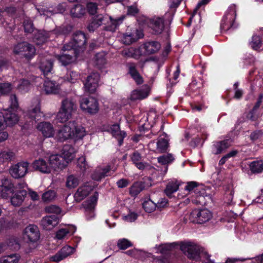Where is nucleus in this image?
<instances>
[{"label":"nucleus","instance_id":"f257e3e1","mask_svg":"<svg viewBox=\"0 0 263 263\" xmlns=\"http://www.w3.org/2000/svg\"><path fill=\"white\" fill-rule=\"evenodd\" d=\"M13 89L12 85L9 82L0 83V96L9 93ZM10 107L0 111V130L6 126H12L18 121V118L14 112L18 106L17 98L15 95H11L10 99Z\"/></svg>","mask_w":263,"mask_h":263},{"label":"nucleus","instance_id":"f03ea898","mask_svg":"<svg viewBox=\"0 0 263 263\" xmlns=\"http://www.w3.org/2000/svg\"><path fill=\"white\" fill-rule=\"evenodd\" d=\"M182 0H168L170 9L163 17L154 16L149 22V27L156 34L161 33L165 26L170 25L173 18L176 9Z\"/></svg>","mask_w":263,"mask_h":263},{"label":"nucleus","instance_id":"7ed1b4c3","mask_svg":"<svg viewBox=\"0 0 263 263\" xmlns=\"http://www.w3.org/2000/svg\"><path fill=\"white\" fill-rule=\"evenodd\" d=\"M86 135L85 128L74 121L69 122L63 126L57 132L56 138L58 141H64L68 139L78 141Z\"/></svg>","mask_w":263,"mask_h":263},{"label":"nucleus","instance_id":"20e7f679","mask_svg":"<svg viewBox=\"0 0 263 263\" xmlns=\"http://www.w3.org/2000/svg\"><path fill=\"white\" fill-rule=\"evenodd\" d=\"M124 18V16L115 19H112L111 17H109V20L108 22L107 17H104L102 14H98L92 17L90 22L87 26V28L89 31L93 32L102 24H105L107 22L109 24L105 27V29L109 31L114 32L122 23Z\"/></svg>","mask_w":263,"mask_h":263},{"label":"nucleus","instance_id":"39448f33","mask_svg":"<svg viewBox=\"0 0 263 263\" xmlns=\"http://www.w3.org/2000/svg\"><path fill=\"white\" fill-rule=\"evenodd\" d=\"M86 43L85 34L81 32H78L74 35L71 41L64 45L63 50L70 51L75 54L76 56H78L81 51H83L85 49Z\"/></svg>","mask_w":263,"mask_h":263},{"label":"nucleus","instance_id":"423d86ee","mask_svg":"<svg viewBox=\"0 0 263 263\" xmlns=\"http://www.w3.org/2000/svg\"><path fill=\"white\" fill-rule=\"evenodd\" d=\"M77 106L71 99H65L61 103V106L56 116L57 120L60 123H64L71 118L72 113L76 110Z\"/></svg>","mask_w":263,"mask_h":263},{"label":"nucleus","instance_id":"0eeeda50","mask_svg":"<svg viewBox=\"0 0 263 263\" xmlns=\"http://www.w3.org/2000/svg\"><path fill=\"white\" fill-rule=\"evenodd\" d=\"M27 184L24 181L16 184V189L9 198L13 206L18 207L23 204L27 195V192L25 190Z\"/></svg>","mask_w":263,"mask_h":263},{"label":"nucleus","instance_id":"6e6552de","mask_svg":"<svg viewBox=\"0 0 263 263\" xmlns=\"http://www.w3.org/2000/svg\"><path fill=\"white\" fill-rule=\"evenodd\" d=\"M236 16V8L235 5H231L226 12L221 23L222 29L227 31L235 28V20Z\"/></svg>","mask_w":263,"mask_h":263},{"label":"nucleus","instance_id":"1a4fd4ad","mask_svg":"<svg viewBox=\"0 0 263 263\" xmlns=\"http://www.w3.org/2000/svg\"><path fill=\"white\" fill-rule=\"evenodd\" d=\"M212 217V213L207 209H195L190 214L189 220L196 223H203Z\"/></svg>","mask_w":263,"mask_h":263},{"label":"nucleus","instance_id":"9d476101","mask_svg":"<svg viewBox=\"0 0 263 263\" xmlns=\"http://www.w3.org/2000/svg\"><path fill=\"white\" fill-rule=\"evenodd\" d=\"M81 109L89 114H96L99 109V103L96 99L93 97L83 98L80 101Z\"/></svg>","mask_w":263,"mask_h":263},{"label":"nucleus","instance_id":"9b49d317","mask_svg":"<svg viewBox=\"0 0 263 263\" xmlns=\"http://www.w3.org/2000/svg\"><path fill=\"white\" fill-rule=\"evenodd\" d=\"M16 189L13 180L8 178L0 180V197L3 199H8Z\"/></svg>","mask_w":263,"mask_h":263},{"label":"nucleus","instance_id":"f8f14e48","mask_svg":"<svg viewBox=\"0 0 263 263\" xmlns=\"http://www.w3.org/2000/svg\"><path fill=\"white\" fill-rule=\"evenodd\" d=\"M14 53L30 59L34 56L35 53V48L27 42L17 44L14 47Z\"/></svg>","mask_w":263,"mask_h":263},{"label":"nucleus","instance_id":"ddd939ff","mask_svg":"<svg viewBox=\"0 0 263 263\" xmlns=\"http://www.w3.org/2000/svg\"><path fill=\"white\" fill-rule=\"evenodd\" d=\"M98 199V194L95 193L90 198L86 200L83 203L85 209V215L87 220H90L95 216V208Z\"/></svg>","mask_w":263,"mask_h":263},{"label":"nucleus","instance_id":"4468645a","mask_svg":"<svg viewBox=\"0 0 263 263\" xmlns=\"http://www.w3.org/2000/svg\"><path fill=\"white\" fill-rule=\"evenodd\" d=\"M53 60L50 55L40 57L39 67L43 74L48 76L53 72Z\"/></svg>","mask_w":263,"mask_h":263},{"label":"nucleus","instance_id":"2eb2a0df","mask_svg":"<svg viewBox=\"0 0 263 263\" xmlns=\"http://www.w3.org/2000/svg\"><path fill=\"white\" fill-rule=\"evenodd\" d=\"M28 163L26 162H20L13 165L10 168V174L14 178H19L24 177L27 172Z\"/></svg>","mask_w":263,"mask_h":263},{"label":"nucleus","instance_id":"dca6fc26","mask_svg":"<svg viewBox=\"0 0 263 263\" xmlns=\"http://www.w3.org/2000/svg\"><path fill=\"white\" fill-rule=\"evenodd\" d=\"M23 235L24 239H27L28 242H36L40 238L39 229L35 225L30 224L25 229Z\"/></svg>","mask_w":263,"mask_h":263},{"label":"nucleus","instance_id":"f3484780","mask_svg":"<svg viewBox=\"0 0 263 263\" xmlns=\"http://www.w3.org/2000/svg\"><path fill=\"white\" fill-rule=\"evenodd\" d=\"M100 75L97 72L90 74L84 83L85 91L90 93L95 92L98 86Z\"/></svg>","mask_w":263,"mask_h":263},{"label":"nucleus","instance_id":"a211bd4d","mask_svg":"<svg viewBox=\"0 0 263 263\" xmlns=\"http://www.w3.org/2000/svg\"><path fill=\"white\" fill-rule=\"evenodd\" d=\"M117 167L111 165H107L102 167H98L92 175V178L95 180L99 181L102 178L108 175L110 171L115 172Z\"/></svg>","mask_w":263,"mask_h":263},{"label":"nucleus","instance_id":"6ab92c4d","mask_svg":"<svg viewBox=\"0 0 263 263\" xmlns=\"http://www.w3.org/2000/svg\"><path fill=\"white\" fill-rule=\"evenodd\" d=\"M49 161L51 169L53 168L54 170L57 169L62 170L68 164L64 158L59 154L51 155L49 157Z\"/></svg>","mask_w":263,"mask_h":263},{"label":"nucleus","instance_id":"aec40b11","mask_svg":"<svg viewBox=\"0 0 263 263\" xmlns=\"http://www.w3.org/2000/svg\"><path fill=\"white\" fill-rule=\"evenodd\" d=\"M28 116L31 120L36 122L44 116L43 112L41 111L40 101L36 99L34 102V105L32 106L28 112Z\"/></svg>","mask_w":263,"mask_h":263},{"label":"nucleus","instance_id":"412c9836","mask_svg":"<svg viewBox=\"0 0 263 263\" xmlns=\"http://www.w3.org/2000/svg\"><path fill=\"white\" fill-rule=\"evenodd\" d=\"M75 250L74 248L68 246L63 247L54 255L51 257L50 260L55 262H59L69 255L72 254Z\"/></svg>","mask_w":263,"mask_h":263},{"label":"nucleus","instance_id":"4be33fe9","mask_svg":"<svg viewBox=\"0 0 263 263\" xmlns=\"http://www.w3.org/2000/svg\"><path fill=\"white\" fill-rule=\"evenodd\" d=\"M92 190V186L88 183L80 186L74 193V199L78 202L82 201L90 194Z\"/></svg>","mask_w":263,"mask_h":263},{"label":"nucleus","instance_id":"5701e85b","mask_svg":"<svg viewBox=\"0 0 263 263\" xmlns=\"http://www.w3.org/2000/svg\"><path fill=\"white\" fill-rule=\"evenodd\" d=\"M36 128L46 138H50L54 136V127L52 124L48 122H40L36 126Z\"/></svg>","mask_w":263,"mask_h":263},{"label":"nucleus","instance_id":"b1692460","mask_svg":"<svg viewBox=\"0 0 263 263\" xmlns=\"http://www.w3.org/2000/svg\"><path fill=\"white\" fill-rule=\"evenodd\" d=\"M143 36L142 31L140 29H136L132 32L126 33L122 37V41L125 44H130L139 39Z\"/></svg>","mask_w":263,"mask_h":263},{"label":"nucleus","instance_id":"393cba45","mask_svg":"<svg viewBox=\"0 0 263 263\" xmlns=\"http://www.w3.org/2000/svg\"><path fill=\"white\" fill-rule=\"evenodd\" d=\"M32 167L36 171L42 173L49 174L51 172V167L43 159L40 158L33 161L32 164Z\"/></svg>","mask_w":263,"mask_h":263},{"label":"nucleus","instance_id":"a878e982","mask_svg":"<svg viewBox=\"0 0 263 263\" xmlns=\"http://www.w3.org/2000/svg\"><path fill=\"white\" fill-rule=\"evenodd\" d=\"M59 223L58 216L51 215L44 217L41 221V225L44 229L51 230Z\"/></svg>","mask_w":263,"mask_h":263},{"label":"nucleus","instance_id":"bb28decb","mask_svg":"<svg viewBox=\"0 0 263 263\" xmlns=\"http://www.w3.org/2000/svg\"><path fill=\"white\" fill-rule=\"evenodd\" d=\"M60 86L55 81L45 80L43 87V91L46 94H57L59 93Z\"/></svg>","mask_w":263,"mask_h":263},{"label":"nucleus","instance_id":"cd10ccee","mask_svg":"<svg viewBox=\"0 0 263 263\" xmlns=\"http://www.w3.org/2000/svg\"><path fill=\"white\" fill-rule=\"evenodd\" d=\"M161 47V45L158 42H147L142 45V48L144 50L145 54H151L157 52Z\"/></svg>","mask_w":263,"mask_h":263},{"label":"nucleus","instance_id":"c85d7f7f","mask_svg":"<svg viewBox=\"0 0 263 263\" xmlns=\"http://www.w3.org/2000/svg\"><path fill=\"white\" fill-rule=\"evenodd\" d=\"M57 31L47 32L45 31H38L37 33L35 34L34 41L37 45H40L45 43L51 36L55 34Z\"/></svg>","mask_w":263,"mask_h":263},{"label":"nucleus","instance_id":"c756f323","mask_svg":"<svg viewBox=\"0 0 263 263\" xmlns=\"http://www.w3.org/2000/svg\"><path fill=\"white\" fill-rule=\"evenodd\" d=\"M77 152V150L71 145H65L63 147L62 156L68 163L73 159Z\"/></svg>","mask_w":263,"mask_h":263},{"label":"nucleus","instance_id":"7c9ffc66","mask_svg":"<svg viewBox=\"0 0 263 263\" xmlns=\"http://www.w3.org/2000/svg\"><path fill=\"white\" fill-rule=\"evenodd\" d=\"M143 49L142 48V45L137 48L134 47H130L123 51V54L124 56L129 58H133L138 59L144 53Z\"/></svg>","mask_w":263,"mask_h":263},{"label":"nucleus","instance_id":"2f4dec72","mask_svg":"<svg viewBox=\"0 0 263 263\" xmlns=\"http://www.w3.org/2000/svg\"><path fill=\"white\" fill-rule=\"evenodd\" d=\"M149 93V88L145 87L144 88L133 90L130 95V99L134 101L144 99L148 97Z\"/></svg>","mask_w":263,"mask_h":263},{"label":"nucleus","instance_id":"473e14b6","mask_svg":"<svg viewBox=\"0 0 263 263\" xmlns=\"http://www.w3.org/2000/svg\"><path fill=\"white\" fill-rule=\"evenodd\" d=\"M231 145V141L227 139L216 142L213 145V152L215 154H219L223 152Z\"/></svg>","mask_w":263,"mask_h":263},{"label":"nucleus","instance_id":"72a5a7b5","mask_svg":"<svg viewBox=\"0 0 263 263\" xmlns=\"http://www.w3.org/2000/svg\"><path fill=\"white\" fill-rule=\"evenodd\" d=\"M126 66L128 68V72L132 78L138 84L142 83L143 80L141 77L136 69V66L135 63H128L126 64Z\"/></svg>","mask_w":263,"mask_h":263},{"label":"nucleus","instance_id":"f704fd0d","mask_svg":"<svg viewBox=\"0 0 263 263\" xmlns=\"http://www.w3.org/2000/svg\"><path fill=\"white\" fill-rule=\"evenodd\" d=\"M110 130L112 135L118 139L119 145H121L124 138L126 136L125 132L120 130V126L118 124L112 125Z\"/></svg>","mask_w":263,"mask_h":263},{"label":"nucleus","instance_id":"c9c22d12","mask_svg":"<svg viewBox=\"0 0 263 263\" xmlns=\"http://www.w3.org/2000/svg\"><path fill=\"white\" fill-rule=\"evenodd\" d=\"M131 159L136 167L139 170L148 169L150 167L147 163L141 162V156L137 152L133 154Z\"/></svg>","mask_w":263,"mask_h":263},{"label":"nucleus","instance_id":"e433bc0d","mask_svg":"<svg viewBox=\"0 0 263 263\" xmlns=\"http://www.w3.org/2000/svg\"><path fill=\"white\" fill-rule=\"evenodd\" d=\"M15 158V154L10 150H5L0 152V164L8 163Z\"/></svg>","mask_w":263,"mask_h":263},{"label":"nucleus","instance_id":"4c0bfd02","mask_svg":"<svg viewBox=\"0 0 263 263\" xmlns=\"http://www.w3.org/2000/svg\"><path fill=\"white\" fill-rule=\"evenodd\" d=\"M65 4H60L58 6L57 10H50V9L46 10L44 9H42L41 10H40L39 9L38 11L41 15L46 16L47 17H50L53 14H55L57 13H62L65 11Z\"/></svg>","mask_w":263,"mask_h":263},{"label":"nucleus","instance_id":"58836bf2","mask_svg":"<svg viewBox=\"0 0 263 263\" xmlns=\"http://www.w3.org/2000/svg\"><path fill=\"white\" fill-rule=\"evenodd\" d=\"M202 186H199L198 183L195 181L189 182L187 183L185 187V190L190 193H195L197 196H201L203 193H201L200 190L202 189Z\"/></svg>","mask_w":263,"mask_h":263},{"label":"nucleus","instance_id":"ea45409f","mask_svg":"<svg viewBox=\"0 0 263 263\" xmlns=\"http://www.w3.org/2000/svg\"><path fill=\"white\" fill-rule=\"evenodd\" d=\"M85 8L81 5H76L70 10V14L73 17L80 18L85 14Z\"/></svg>","mask_w":263,"mask_h":263},{"label":"nucleus","instance_id":"a19ab883","mask_svg":"<svg viewBox=\"0 0 263 263\" xmlns=\"http://www.w3.org/2000/svg\"><path fill=\"white\" fill-rule=\"evenodd\" d=\"M142 208L147 213L153 212L156 208V204L149 197H146L143 199Z\"/></svg>","mask_w":263,"mask_h":263},{"label":"nucleus","instance_id":"79ce46f5","mask_svg":"<svg viewBox=\"0 0 263 263\" xmlns=\"http://www.w3.org/2000/svg\"><path fill=\"white\" fill-rule=\"evenodd\" d=\"M74 54V57H73L69 54L64 53L62 55H57L56 58L62 65L66 66L74 61L77 56L75 54Z\"/></svg>","mask_w":263,"mask_h":263},{"label":"nucleus","instance_id":"37998d69","mask_svg":"<svg viewBox=\"0 0 263 263\" xmlns=\"http://www.w3.org/2000/svg\"><path fill=\"white\" fill-rule=\"evenodd\" d=\"M249 168L252 173L258 174L263 171V161L255 160L250 163Z\"/></svg>","mask_w":263,"mask_h":263},{"label":"nucleus","instance_id":"c03bdc74","mask_svg":"<svg viewBox=\"0 0 263 263\" xmlns=\"http://www.w3.org/2000/svg\"><path fill=\"white\" fill-rule=\"evenodd\" d=\"M106 54L104 51L97 53L94 58V62L98 68H101L106 63Z\"/></svg>","mask_w":263,"mask_h":263},{"label":"nucleus","instance_id":"a18cd8bd","mask_svg":"<svg viewBox=\"0 0 263 263\" xmlns=\"http://www.w3.org/2000/svg\"><path fill=\"white\" fill-rule=\"evenodd\" d=\"M75 231L76 228L74 227L60 229L57 232L56 238L59 240L62 239L68 234H72Z\"/></svg>","mask_w":263,"mask_h":263},{"label":"nucleus","instance_id":"49530a36","mask_svg":"<svg viewBox=\"0 0 263 263\" xmlns=\"http://www.w3.org/2000/svg\"><path fill=\"white\" fill-rule=\"evenodd\" d=\"M250 45L255 50H262L263 49V40L259 35H254L252 36Z\"/></svg>","mask_w":263,"mask_h":263},{"label":"nucleus","instance_id":"de8ad7c7","mask_svg":"<svg viewBox=\"0 0 263 263\" xmlns=\"http://www.w3.org/2000/svg\"><path fill=\"white\" fill-rule=\"evenodd\" d=\"M7 247H9L10 249L14 250L19 249L20 247L18 241L14 238H11L9 240L7 246L3 243H0V253L6 250Z\"/></svg>","mask_w":263,"mask_h":263},{"label":"nucleus","instance_id":"09e8293b","mask_svg":"<svg viewBox=\"0 0 263 263\" xmlns=\"http://www.w3.org/2000/svg\"><path fill=\"white\" fill-rule=\"evenodd\" d=\"M179 184L176 181L169 182L165 190L166 195L171 197L173 193L177 192L178 190Z\"/></svg>","mask_w":263,"mask_h":263},{"label":"nucleus","instance_id":"8fccbe9b","mask_svg":"<svg viewBox=\"0 0 263 263\" xmlns=\"http://www.w3.org/2000/svg\"><path fill=\"white\" fill-rule=\"evenodd\" d=\"M79 183V179L73 175L67 176L66 180V186L69 189H73L77 187Z\"/></svg>","mask_w":263,"mask_h":263},{"label":"nucleus","instance_id":"3c124183","mask_svg":"<svg viewBox=\"0 0 263 263\" xmlns=\"http://www.w3.org/2000/svg\"><path fill=\"white\" fill-rule=\"evenodd\" d=\"M144 186L141 182H136L130 187L129 193L132 196L136 197L143 189Z\"/></svg>","mask_w":263,"mask_h":263},{"label":"nucleus","instance_id":"603ef678","mask_svg":"<svg viewBox=\"0 0 263 263\" xmlns=\"http://www.w3.org/2000/svg\"><path fill=\"white\" fill-rule=\"evenodd\" d=\"M20 257L17 254L5 256L0 259V263H17Z\"/></svg>","mask_w":263,"mask_h":263},{"label":"nucleus","instance_id":"864d4df0","mask_svg":"<svg viewBox=\"0 0 263 263\" xmlns=\"http://www.w3.org/2000/svg\"><path fill=\"white\" fill-rule=\"evenodd\" d=\"M57 197V193L53 190H48L43 194L42 199L44 202H50Z\"/></svg>","mask_w":263,"mask_h":263},{"label":"nucleus","instance_id":"5fc2aeb1","mask_svg":"<svg viewBox=\"0 0 263 263\" xmlns=\"http://www.w3.org/2000/svg\"><path fill=\"white\" fill-rule=\"evenodd\" d=\"M31 85L28 80L22 79L17 86V89L21 93H25L29 91Z\"/></svg>","mask_w":263,"mask_h":263},{"label":"nucleus","instance_id":"6e6d98bb","mask_svg":"<svg viewBox=\"0 0 263 263\" xmlns=\"http://www.w3.org/2000/svg\"><path fill=\"white\" fill-rule=\"evenodd\" d=\"M157 144V149L160 152H163L165 151L168 146V140L162 138L159 139Z\"/></svg>","mask_w":263,"mask_h":263},{"label":"nucleus","instance_id":"4d7b16f0","mask_svg":"<svg viewBox=\"0 0 263 263\" xmlns=\"http://www.w3.org/2000/svg\"><path fill=\"white\" fill-rule=\"evenodd\" d=\"M174 160L173 156L171 154L164 155L158 158L159 163L165 165L172 162Z\"/></svg>","mask_w":263,"mask_h":263},{"label":"nucleus","instance_id":"13d9d810","mask_svg":"<svg viewBox=\"0 0 263 263\" xmlns=\"http://www.w3.org/2000/svg\"><path fill=\"white\" fill-rule=\"evenodd\" d=\"M262 102V97L260 96L257 102L253 107V109L249 113L248 118L252 121H254L256 119V117L254 115L257 109L260 106Z\"/></svg>","mask_w":263,"mask_h":263},{"label":"nucleus","instance_id":"bf43d9fd","mask_svg":"<svg viewBox=\"0 0 263 263\" xmlns=\"http://www.w3.org/2000/svg\"><path fill=\"white\" fill-rule=\"evenodd\" d=\"M45 211L47 213H53L56 214L57 216L61 212V208L56 205H49L45 207Z\"/></svg>","mask_w":263,"mask_h":263},{"label":"nucleus","instance_id":"052dcab7","mask_svg":"<svg viewBox=\"0 0 263 263\" xmlns=\"http://www.w3.org/2000/svg\"><path fill=\"white\" fill-rule=\"evenodd\" d=\"M117 246L120 249L125 250L132 246V243L128 240L122 238L118 240Z\"/></svg>","mask_w":263,"mask_h":263},{"label":"nucleus","instance_id":"680f3d73","mask_svg":"<svg viewBox=\"0 0 263 263\" xmlns=\"http://www.w3.org/2000/svg\"><path fill=\"white\" fill-rule=\"evenodd\" d=\"M80 78V75L76 72L69 71L66 76V80L70 83H75Z\"/></svg>","mask_w":263,"mask_h":263},{"label":"nucleus","instance_id":"e2e57ef3","mask_svg":"<svg viewBox=\"0 0 263 263\" xmlns=\"http://www.w3.org/2000/svg\"><path fill=\"white\" fill-rule=\"evenodd\" d=\"M238 153L237 151H232L227 155L223 156L219 161V165H222L230 158L235 157Z\"/></svg>","mask_w":263,"mask_h":263},{"label":"nucleus","instance_id":"0e129e2a","mask_svg":"<svg viewBox=\"0 0 263 263\" xmlns=\"http://www.w3.org/2000/svg\"><path fill=\"white\" fill-rule=\"evenodd\" d=\"M138 214L133 211H129V213L123 216V219L127 222H133L137 219Z\"/></svg>","mask_w":263,"mask_h":263},{"label":"nucleus","instance_id":"69168bd1","mask_svg":"<svg viewBox=\"0 0 263 263\" xmlns=\"http://www.w3.org/2000/svg\"><path fill=\"white\" fill-rule=\"evenodd\" d=\"M24 27L25 31L27 33H31L34 30L32 22L29 19H26L24 21Z\"/></svg>","mask_w":263,"mask_h":263},{"label":"nucleus","instance_id":"338daca9","mask_svg":"<svg viewBox=\"0 0 263 263\" xmlns=\"http://www.w3.org/2000/svg\"><path fill=\"white\" fill-rule=\"evenodd\" d=\"M77 163L78 166L82 171H85L86 170L87 168L88 165L86 162V159L84 157L82 156L80 157L78 159Z\"/></svg>","mask_w":263,"mask_h":263},{"label":"nucleus","instance_id":"774afa93","mask_svg":"<svg viewBox=\"0 0 263 263\" xmlns=\"http://www.w3.org/2000/svg\"><path fill=\"white\" fill-rule=\"evenodd\" d=\"M173 248L172 244H163L159 246L158 251L162 254H166Z\"/></svg>","mask_w":263,"mask_h":263}]
</instances>
